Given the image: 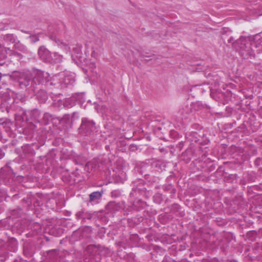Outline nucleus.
Returning a JSON list of instances; mask_svg holds the SVG:
<instances>
[{
	"label": "nucleus",
	"instance_id": "obj_1",
	"mask_svg": "<svg viewBox=\"0 0 262 262\" xmlns=\"http://www.w3.org/2000/svg\"><path fill=\"white\" fill-rule=\"evenodd\" d=\"M260 35L256 34L253 37H242L232 43V45L243 56L246 57L260 53L262 51Z\"/></svg>",
	"mask_w": 262,
	"mask_h": 262
},
{
	"label": "nucleus",
	"instance_id": "obj_2",
	"mask_svg": "<svg viewBox=\"0 0 262 262\" xmlns=\"http://www.w3.org/2000/svg\"><path fill=\"white\" fill-rule=\"evenodd\" d=\"M48 74L41 71L35 70L31 73L26 72L21 73L18 79L21 89H26L29 93H35L40 89V86L48 81Z\"/></svg>",
	"mask_w": 262,
	"mask_h": 262
},
{
	"label": "nucleus",
	"instance_id": "obj_3",
	"mask_svg": "<svg viewBox=\"0 0 262 262\" xmlns=\"http://www.w3.org/2000/svg\"><path fill=\"white\" fill-rule=\"evenodd\" d=\"M59 80V83L64 84L66 85H72L75 82V77L73 75L69 72H62L58 75H55L53 80Z\"/></svg>",
	"mask_w": 262,
	"mask_h": 262
},
{
	"label": "nucleus",
	"instance_id": "obj_4",
	"mask_svg": "<svg viewBox=\"0 0 262 262\" xmlns=\"http://www.w3.org/2000/svg\"><path fill=\"white\" fill-rule=\"evenodd\" d=\"M95 128V123L93 121L89 120L86 118L82 119L80 129L84 130L85 134H90Z\"/></svg>",
	"mask_w": 262,
	"mask_h": 262
},
{
	"label": "nucleus",
	"instance_id": "obj_5",
	"mask_svg": "<svg viewBox=\"0 0 262 262\" xmlns=\"http://www.w3.org/2000/svg\"><path fill=\"white\" fill-rule=\"evenodd\" d=\"M38 54L40 59L46 62H51L53 60V56L50 52L44 47L39 48Z\"/></svg>",
	"mask_w": 262,
	"mask_h": 262
},
{
	"label": "nucleus",
	"instance_id": "obj_6",
	"mask_svg": "<svg viewBox=\"0 0 262 262\" xmlns=\"http://www.w3.org/2000/svg\"><path fill=\"white\" fill-rule=\"evenodd\" d=\"M82 46L76 45L72 49V57L73 59H76L82 62L84 59L81 52Z\"/></svg>",
	"mask_w": 262,
	"mask_h": 262
},
{
	"label": "nucleus",
	"instance_id": "obj_7",
	"mask_svg": "<svg viewBox=\"0 0 262 262\" xmlns=\"http://www.w3.org/2000/svg\"><path fill=\"white\" fill-rule=\"evenodd\" d=\"M36 95L37 99L40 103L45 102L48 99L47 93L42 90L38 91V92L36 94Z\"/></svg>",
	"mask_w": 262,
	"mask_h": 262
},
{
	"label": "nucleus",
	"instance_id": "obj_8",
	"mask_svg": "<svg viewBox=\"0 0 262 262\" xmlns=\"http://www.w3.org/2000/svg\"><path fill=\"white\" fill-rule=\"evenodd\" d=\"M102 194L99 191L92 192L90 194V201L93 202L99 199L101 197Z\"/></svg>",
	"mask_w": 262,
	"mask_h": 262
},
{
	"label": "nucleus",
	"instance_id": "obj_9",
	"mask_svg": "<svg viewBox=\"0 0 262 262\" xmlns=\"http://www.w3.org/2000/svg\"><path fill=\"white\" fill-rule=\"evenodd\" d=\"M75 162L77 164L83 165L86 161V159L85 157L79 155L77 156L75 159Z\"/></svg>",
	"mask_w": 262,
	"mask_h": 262
},
{
	"label": "nucleus",
	"instance_id": "obj_10",
	"mask_svg": "<svg viewBox=\"0 0 262 262\" xmlns=\"http://www.w3.org/2000/svg\"><path fill=\"white\" fill-rule=\"evenodd\" d=\"M40 115V112L37 109L33 110L31 112V117L35 120H38Z\"/></svg>",
	"mask_w": 262,
	"mask_h": 262
},
{
	"label": "nucleus",
	"instance_id": "obj_11",
	"mask_svg": "<svg viewBox=\"0 0 262 262\" xmlns=\"http://www.w3.org/2000/svg\"><path fill=\"white\" fill-rule=\"evenodd\" d=\"M28 38L30 39L31 42L35 43L39 40V34H30Z\"/></svg>",
	"mask_w": 262,
	"mask_h": 262
},
{
	"label": "nucleus",
	"instance_id": "obj_12",
	"mask_svg": "<svg viewBox=\"0 0 262 262\" xmlns=\"http://www.w3.org/2000/svg\"><path fill=\"white\" fill-rule=\"evenodd\" d=\"M4 39L6 41L13 42L15 41V37L13 34H7L5 36Z\"/></svg>",
	"mask_w": 262,
	"mask_h": 262
},
{
	"label": "nucleus",
	"instance_id": "obj_13",
	"mask_svg": "<svg viewBox=\"0 0 262 262\" xmlns=\"http://www.w3.org/2000/svg\"><path fill=\"white\" fill-rule=\"evenodd\" d=\"M154 200L156 203L160 204L162 201L161 195L159 193L156 194L154 196Z\"/></svg>",
	"mask_w": 262,
	"mask_h": 262
},
{
	"label": "nucleus",
	"instance_id": "obj_14",
	"mask_svg": "<svg viewBox=\"0 0 262 262\" xmlns=\"http://www.w3.org/2000/svg\"><path fill=\"white\" fill-rule=\"evenodd\" d=\"M77 219H85L84 213L83 211L78 212L76 214Z\"/></svg>",
	"mask_w": 262,
	"mask_h": 262
},
{
	"label": "nucleus",
	"instance_id": "obj_15",
	"mask_svg": "<svg viewBox=\"0 0 262 262\" xmlns=\"http://www.w3.org/2000/svg\"><path fill=\"white\" fill-rule=\"evenodd\" d=\"M53 55H54V57H56L55 59V60H57V59H59V61L61 60V56L60 55H59V54H58L57 53H53Z\"/></svg>",
	"mask_w": 262,
	"mask_h": 262
},
{
	"label": "nucleus",
	"instance_id": "obj_16",
	"mask_svg": "<svg viewBox=\"0 0 262 262\" xmlns=\"http://www.w3.org/2000/svg\"><path fill=\"white\" fill-rule=\"evenodd\" d=\"M2 176L3 178H5V175L4 174V168H2L1 170H0V177L1 176Z\"/></svg>",
	"mask_w": 262,
	"mask_h": 262
},
{
	"label": "nucleus",
	"instance_id": "obj_17",
	"mask_svg": "<svg viewBox=\"0 0 262 262\" xmlns=\"http://www.w3.org/2000/svg\"><path fill=\"white\" fill-rule=\"evenodd\" d=\"M50 117H51L50 115L48 113H45L43 115V119H46V118H47V119H49V118Z\"/></svg>",
	"mask_w": 262,
	"mask_h": 262
},
{
	"label": "nucleus",
	"instance_id": "obj_18",
	"mask_svg": "<svg viewBox=\"0 0 262 262\" xmlns=\"http://www.w3.org/2000/svg\"><path fill=\"white\" fill-rule=\"evenodd\" d=\"M98 53L96 52L95 50H93L92 52V56L94 58H96L97 57Z\"/></svg>",
	"mask_w": 262,
	"mask_h": 262
},
{
	"label": "nucleus",
	"instance_id": "obj_19",
	"mask_svg": "<svg viewBox=\"0 0 262 262\" xmlns=\"http://www.w3.org/2000/svg\"><path fill=\"white\" fill-rule=\"evenodd\" d=\"M20 51H23L24 52H25L26 51H27V49L26 48L23 46H20V49H19Z\"/></svg>",
	"mask_w": 262,
	"mask_h": 262
},
{
	"label": "nucleus",
	"instance_id": "obj_20",
	"mask_svg": "<svg viewBox=\"0 0 262 262\" xmlns=\"http://www.w3.org/2000/svg\"><path fill=\"white\" fill-rule=\"evenodd\" d=\"M4 156V153L2 151V149L0 148V159L3 158Z\"/></svg>",
	"mask_w": 262,
	"mask_h": 262
},
{
	"label": "nucleus",
	"instance_id": "obj_21",
	"mask_svg": "<svg viewBox=\"0 0 262 262\" xmlns=\"http://www.w3.org/2000/svg\"><path fill=\"white\" fill-rule=\"evenodd\" d=\"M7 27H8V26L7 25H5L3 27H0V30H3L7 29Z\"/></svg>",
	"mask_w": 262,
	"mask_h": 262
},
{
	"label": "nucleus",
	"instance_id": "obj_22",
	"mask_svg": "<svg viewBox=\"0 0 262 262\" xmlns=\"http://www.w3.org/2000/svg\"><path fill=\"white\" fill-rule=\"evenodd\" d=\"M233 40V38L232 37L230 38V39H228L229 42H231V41Z\"/></svg>",
	"mask_w": 262,
	"mask_h": 262
},
{
	"label": "nucleus",
	"instance_id": "obj_23",
	"mask_svg": "<svg viewBox=\"0 0 262 262\" xmlns=\"http://www.w3.org/2000/svg\"><path fill=\"white\" fill-rule=\"evenodd\" d=\"M51 38L54 40H55V41H56V38L55 37H54L53 36H51Z\"/></svg>",
	"mask_w": 262,
	"mask_h": 262
},
{
	"label": "nucleus",
	"instance_id": "obj_24",
	"mask_svg": "<svg viewBox=\"0 0 262 262\" xmlns=\"http://www.w3.org/2000/svg\"><path fill=\"white\" fill-rule=\"evenodd\" d=\"M2 97L0 96V105L2 104Z\"/></svg>",
	"mask_w": 262,
	"mask_h": 262
},
{
	"label": "nucleus",
	"instance_id": "obj_25",
	"mask_svg": "<svg viewBox=\"0 0 262 262\" xmlns=\"http://www.w3.org/2000/svg\"><path fill=\"white\" fill-rule=\"evenodd\" d=\"M189 112H190V111H189V110H187V111H186V113H185V114H188Z\"/></svg>",
	"mask_w": 262,
	"mask_h": 262
},
{
	"label": "nucleus",
	"instance_id": "obj_26",
	"mask_svg": "<svg viewBox=\"0 0 262 262\" xmlns=\"http://www.w3.org/2000/svg\"><path fill=\"white\" fill-rule=\"evenodd\" d=\"M50 85H52V84H53V82H51L50 83Z\"/></svg>",
	"mask_w": 262,
	"mask_h": 262
},
{
	"label": "nucleus",
	"instance_id": "obj_27",
	"mask_svg": "<svg viewBox=\"0 0 262 262\" xmlns=\"http://www.w3.org/2000/svg\"><path fill=\"white\" fill-rule=\"evenodd\" d=\"M182 114H184V112L183 111H182Z\"/></svg>",
	"mask_w": 262,
	"mask_h": 262
}]
</instances>
